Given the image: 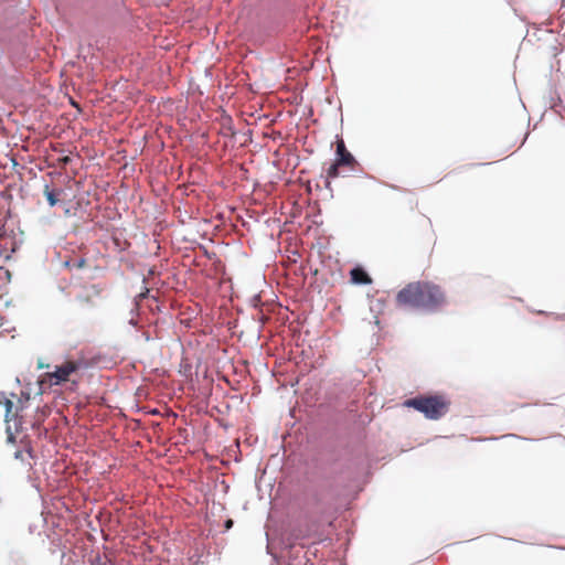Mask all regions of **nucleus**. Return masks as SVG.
<instances>
[{"label": "nucleus", "instance_id": "obj_14", "mask_svg": "<svg viewBox=\"0 0 565 565\" xmlns=\"http://www.w3.org/2000/svg\"><path fill=\"white\" fill-rule=\"evenodd\" d=\"M128 322L130 326H134V327H136L138 324V320L135 317H131Z\"/></svg>", "mask_w": 565, "mask_h": 565}, {"label": "nucleus", "instance_id": "obj_17", "mask_svg": "<svg viewBox=\"0 0 565 565\" xmlns=\"http://www.w3.org/2000/svg\"><path fill=\"white\" fill-rule=\"evenodd\" d=\"M62 162H63L64 164L68 163V162H70V158H68V157L63 158V159H62Z\"/></svg>", "mask_w": 565, "mask_h": 565}, {"label": "nucleus", "instance_id": "obj_1", "mask_svg": "<svg viewBox=\"0 0 565 565\" xmlns=\"http://www.w3.org/2000/svg\"><path fill=\"white\" fill-rule=\"evenodd\" d=\"M397 301L412 308L431 311L444 303L445 295L439 285H406L397 294Z\"/></svg>", "mask_w": 565, "mask_h": 565}, {"label": "nucleus", "instance_id": "obj_18", "mask_svg": "<svg viewBox=\"0 0 565 565\" xmlns=\"http://www.w3.org/2000/svg\"><path fill=\"white\" fill-rule=\"evenodd\" d=\"M58 289L61 292H65V290H66L65 286H62V285H60Z\"/></svg>", "mask_w": 565, "mask_h": 565}, {"label": "nucleus", "instance_id": "obj_20", "mask_svg": "<svg viewBox=\"0 0 565 565\" xmlns=\"http://www.w3.org/2000/svg\"><path fill=\"white\" fill-rule=\"evenodd\" d=\"M232 523H233V522H232V520H228V521L226 522V527H230V526L232 525Z\"/></svg>", "mask_w": 565, "mask_h": 565}, {"label": "nucleus", "instance_id": "obj_5", "mask_svg": "<svg viewBox=\"0 0 565 565\" xmlns=\"http://www.w3.org/2000/svg\"><path fill=\"white\" fill-rule=\"evenodd\" d=\"M351 274V281L350 282H372L371 277L367 275V273L362 267H354L350 271Z\"/></svg>", "mask_w": 565, "mask_h": 565}, {"label": "nucleus", "instance_id": "obj_9", "mask_svg": "<svg viewBox=\"0 0 565 565\" xmlns=\"http://www.w3.org/2000/svg\"><path fill=\"white\" fill-rule=\"evenodd\" d=\"M341 167V164H338V161H334V163H332L330 166V168L328 169L327 171V177L329 179H334V178H338L339 177V168Z\"/></svg>", "mask_w": 565, "mask_h": 565}, {"label": "nucleus", "instance_id": "obj_3", "mask_svg": "<svg viewBox=\"0 0 565 565\" xmlns=\"http://www.w3.org/2000/svg\"><path fill=\"white\" fill-rule=\"evenodd\" d=\"M82 366L81 361H67L61 365L55 366L53 373L50 374L51 379L54 380V384L58 385L66 382L71 374L75 373Z\"/></svg>", "mask_w": 565, "mask_h": 565}, {"label": "nucleus", "instance_id": "obj_15", "mask_svg": "<svg viewBox=\"0 0 565 565\" xmlns=\"http://www.w3.org/2000/svg\"><path fill=\"white\" fill-rule=\"evenodd\" d=\"M501 438H519V436H516L514 434H508V435L501 436Z\"/></svg>", "mask_w": 565, "mask_h": 565}, {"label": "nucleus", "instance_id": "obj_11", "mask_svg": "<svg viewBox=\"0 0 565 565\" xmlns=\"http://www.w3.org/2000/svg\"><path fill=\"white\" fill-rule=\"evenodd\" d=\"M7 435H8L7 436V443L14 444L15 443V437H14L13 433L11 431V427L10 426L7 427Z\"/></svg>", "mask_w": 565, "mask_h": 565}, {"label": "nucleus", "instance_id": "obj_13", "mask_svg": "<svg viewBox=\"0 0 565 565\" xmlns=\"http://www.w3.org/2000/svg\"><path fill=\"white\" fill-rule=\"evenodd\" d=\"M14 459L23 461V452H22V450H17L14 452Z\"/></svg>", "mask_w": 565, "mask_h": 565}, {"label": "nucleus", "instance_id": "obj_6", "mask_svg": "<svg viewBox=\"0 0 565 565\" xmlns=\"http://www.w3.org/2000/svg\"><path fill=\"white\" fill-rule=\"evenodd\" d=\"M43 193H44L50 206H55L57 204V202H58L57 196L60 194V191L56 192L54 190H51L49 184H45Z\"/></svg>", "mask_w": 565, "mask_h": 565}, {"label": "nucleus", "instance_id": "obj_21", "mask_svg": "<svg viewBox=\"0 0 565 565\" xmlns=\"http://www.w3.org/2000/svg\"><path fill=\"white\" fill-rule=\"evenodd\" d=\"M26 452L29 454V456H30V457H32V449H31V448H29V449L26 450Z\"/></svg>", "mask_w": 565, "mask_h": 565}, {"label": "nucleus", "instance_id": "obj_10", "mask_svg": "<svg viewBox=\"0 0 565 565\" xmlns=\"http://www.w3.org/2000/svg\"><path fill=\"white\" fill-rule=\"evenodd\" d=\"M13 406H14L13 402L11 399L6 398V401H4V407H6L4 419L7 423L10 420V414L12 412Z\"/></svg>", "mask_w": 565, "mask_h": 565}, {"label": "nucleus", "instance_id": "obj_8", "mask_svg": "<svg viewBox=\"0 0 565 565\" xmlns=\"http://www.w3.org/2000/svg\"><path fill=\"white\" fill-rule=\"evenodd\" d=\"M149 294V289H146V291H140L134 299V307L131 308L130 312L131 313H135L139 310L140 308V302L147 298Z\"/></svg>", "mask_w": 565, "mask_h": 565}, {"label": "nucleus", "instance_id": "obj_19", "mask_svg": "<svg viewBox=\"0 0 565 565\" xmlns=\"http://www.w3.org/2000/svg\"><path fill=\"white\" fill-rule=\"evenodd\" d=\"M32 427H33V428H38V427H40V424H39V423H33V424H32Z\"/></svg>", "mask_w": 565, "mask_h": 565}, {"label": "nucleus", "instance_id": "obj_2", "mask_svg": "<svg viewBox=\"0 0 565 565\" xmlns=\"http://www.w3.org/2000/svg\"><path fill=\"white\" fill-rule=\"evenodd\" d=\"M404 405L423 413L431 420L441 418L447 411V404L439 396H417L407 399Z\"/></svg>", "mask_w": 565, "mask_h": 565}, {"label": "nucleus", "instance_id": "obj_7", "mask_svg": "<svg viewBox=\"0 0 565 565\" xmlns=\"http://www.w3.org/2000/svg\"><path fill=\"white\" fill-rule=\"evenodd\" d=\"M98 294V290L96 289V285H90V288L87 289L84 294L82 292H78L76 295V299L79 301V302H83V303H87L89 302L90 300V297L92 296H95Z\"/></svg>", "mask_w": 565, "mask_h": 565}, {"label": "nucleus", "instance_id": "obj_12", "mask_svg": "<svg viewBox=\"0 0 565 565\" xmlns=\"http://www.w3.org/2000/svg\"><path fill=\"white\" fill-rule=\"evenodd\" d=\"M250 302L254 307L259 306L260 305V296L259 295L253 296V298L250 299Z\"/></svg>", "mask_w": 565, "mask_h": 565}, {"label": "nucleus", "instance_id": "obj_16", "mask_svg": "<svg viewBox=\"0 0 565 565\" xmlns=\"http://www.w3.org/2000/svg\"><path fill=\"white\" fill-rule=\"evenodd\" d=\"M84 262H85V260H84L83 258H81V259H76V266H77V267H82V266H83V264H84Z\"/></svg>", "mask_w": 565, "mask_h": 565}, {"label": "nucleus", "instance_id": "obj_4", "mask_svg": "<svg viewBox=\"0 0 565 565\" xmlns=\"http://www.w3.org/2000/svg\"><path fill=\"white\" fill-rule=\"evenodd\" d=\"M338 164L341 166H351L355 162L354 157L347 150L343 140L338 141L337 143V159Z\"/></svg>", "mask_w": 565, "mask_h": 565}]
</instances>
